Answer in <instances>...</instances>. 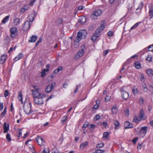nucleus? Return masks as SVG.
Here are the masks:
<instances>
[{"label":"nucleus","mask_w":153,"mask_h":153,"mask_svg":"<svg viewBox=\"0 0 153 153\" xmlns=\"http://www.w3.org/2000/svg\"><path fill=\"white\" fill-rule=\"evenodd\" d=\"M143 6V2H142L141 4L138 7V8L137 9V10H138V9H141Z\"/></svg>","instance_id":"obj_53"},{"label":"nucleus","mask_w":153,"mask_h":153,"mask_svg":"<svg viewBox=\"0 0 153 153\" xmlns=\"http://www.w3.org/2000/svg\"><path fill=\"white\" fill-rule=\"evenodd\" d=\"M80 87V85H77L76 86V88L74 89V93H76L77 92V90H78V89Z\"/></svg>","instance_id":"obj_45"},{"label":"nucleus","mask_w":153,"mask_h":153,"mask_svg":"<svg viewBox=\"0 0 153 153\" xmlns=\"http://www.w3.org/2000/svg\"><path fill=\"white\" fill-rule=\"evenodd\" d=\"M6 113V111H3V112L1 113V116L2 117H4Z\"/></svg>","instance_id":"obj_60"},{"label":"nucleus","mask_w":153,"mask_h":153,"mask_svg":"<svg viewBox=\"0 0 153 153\" xmlns=\"http://www.w3.org/2000/svg\"><path fill=\"white\" fill-rule=\"evenodd\" d=\"M88 125V123L87 121L85 122L83 125L82 128H86Z\"/></svg>","instance_id":"obj_47"},{"label":"nucleus","mask_w":153,"mask_h":153,"mask_svg":"<svg viewBox=\"0 0 153 153\" xmlns=\"http://www.w3.org/2000/svg\"><path fill=\"white\" fill-rule=\"evenodd\" d=\"M8 92L7 90H6L5 91L4 95L5 97H7L8 95Z\"/></svg>","instance_id":"obj_56"},{"label":"nucleus","mask_w":153,"mask_h":153,"mask_svg":"<svg viewBox=\"0 0 153 153\" xmlns=\"http://www.w3.org/2000/svg\"><path fill=\"white\" fill-rule=\"evenodd\" d=\"M135 66L136 68L137 69H140V68L141 65L140 62L137 61L134 63Z\"/></svg>","instance_id":"obj_27"},{"label":"nucleus","mask_w":153,"mask_h":153,"mask_svg":"<svg viewBox=\"0 0 153 153\" xmlns=\"http://www.w3.org/2000/svg\"><path fill=\"white\" fill-rule=\"evenodd\" d=\"M152 56L151 55H148L146 59V60L149 62H150L152 61Z\"/></svg>","instance_id":"obj_31"},{"label":"nucleus","mask_w":153,"mask_h":153,"mask_svg":"<svg viewBox=\"0 0 153 153\" xmlns=\"http://www.w3.org/2000/svg\"><path fill=\"white\" fill-rule=\"evenodd\" d=\"M103 125V126L106 128H107L108 127V126L107 125V123L105 121L103 122L102 123Z\"/></svg>","instance_id":"obj_46"},{"label":"nucleus","mask_w":153,"mask_h":153,"mask_svg":"<svg viewBox=\"0 0 153 153\" xmlns=\"http://www.w3.org/2000/svg\"><path fill=\"white\" fill-rule=\"evenodd\" d=\"M86 22V18L85 17H82L80 19L79 21L77 23L78 25H79V23H80L81 25H83Z\"/></svg>","instance_id":"obj_16"},{"label":"nucleus","mask_w":153,"mask_h":153,"mask_svg":"<svg viewBox=\"0 0 153 153\" xmlns=\"http://www.w3.org/2000/svg\"><path fill=\"white\" fill-rule=\"evenodd\" d=\"M102 13V11L101 10H96L94 12L93 14H92V15L97 16L101 15Z\"/></svg>","instance_id":"obj_15"},{"label":"nucleus","mask_w":153,"mask_h":153,"mask_svg":"<svg viewBox=\"0 0 153 153\" xmlns=\"http://www.w3.org/2000/svg\"><path fill=\"white\" fill-rule=\"evenodd\" d=\"M133 91L134 93L135 94H137L138 91L137 89H133Z\"/></svg>","instance_id":"obj_59"},{"label":"nucleus","mask_w":153,"mask_h":153,"mask_svg":"<svg viewBox=\"0 0 153 153\" xmlns=\"http://www.w3.org/2000/svg\"><path fill=\"white\" fill-rule=\"evenodd\" d=\"M140 78L142 82H144L145 81V77L142 74H140Z\"/></svg>","instance_id":"obj_41"},{"label":"nucleus","mask_w":153,"mask_h":153,"mask_svg":"<svg viewBox=\"0 0 153 153\" xmlns=\"http://www.w3.org/2000/svg\"><path fill=\"white\" fill-rule=\"evenodd\" d=\"M89 143L88 141H85L82 143L80 146V149H83L87 148L88 146Z\"/></svg>","instance_id":"obj_12"},{"label":"nucleus","mask_w":153,"mask_h":153,"mask_svg":"<svg viewBox=\"0 0 153 153\" xmlns=\"http://www.w3.org/2000/svg\"><path fill=\"white\" fill-rule=\"evenodd\" d=\"M19 133L18 134V137H20L21 136V135L22 134V130L21 129H20V128H19Z\"/></svg>","instance_id":"obj_55"},{"label":"nucleus","mask_w":153,"mask_h":153,"mask_svg":"<svg viewBox=\"0 0 153 153\" xmlns=\"http://www.w3.org/2000/svg\"><path fill=\"white\" fill-rule=\"evenodd\" d=\"M83 6H79L78 7V10H82L83 9Z\"/></svg>","instance_id":"obj_62"},{"label":"nucleus","mask_w":153,"mask_h":153,"mask_svg":"<svg viewBox=\"0 0 153 153\" xmlns=\"http://www.w3.org/2000/svg\"><path fill=\"white\" fill-rule=\"evenodd\" d=\"M23 57V54L22 53H20L14 58V60L15 61H16L21 59Z\"/></svg>","instance_id":"obj_21"},{"label":"nucleus","mask_w":153,"mask_h":153,"mask_svg":"<svg viewBox=\"0 0 153 153\" xmlns=\"http://www.w3.org/2000/svg\"><path fill=\"white\" fill-rule=\"evenodd\" d=\"M37 37L36 36L32 35L30 37V39L29 40L30 42H34L37 39Z\"/></svg>","instance_id":"obj_19"},{"label":"nucleus","mask_w":153,"mask_h":153,"mask_svg":"<svg viewBox=\"0 0 153 153\" xmlns=\"http://www.w3.org/2000/svg\"><path fill=\"white\" fill-rule=\"evenodd\" d=\"M19 95L18 97V98L19 100L21 101L22 103H23V101L22 100V94L21 91L19 92Z\"/></svg>","instance_id":"obj_33"},{"label":"nucleus","mask_w":153,"mask_h":153,"mask_svg":"<svg viewBox=\"0 0 153 153\" xmlns=\"http://www.w3.org/2000/svg\"><path fill=\"white\" fill-rule=\"evenodd\" d=\"M34 98H38L41 97V94L37 91L33 90L32 91Z\"/></svg>","instance_id":"obj_10"},{"label":"nucleus","mask_w":153,"mask_h":153,"mask_svg":"<svg viewBox=\"0 0 153 153\" xmlns=\"http://www.w3.org/2000/svg\"><path fill=\"white\" fill-rule=\"evenodd\" d=\"M6 139L8 141H10L11 140V139L10 136V135L9 133H7L6 136Z\"/></svg>","instance_id":"obj_35"},{"label":"nucleus","mask_w":153,"mask_h":153,"mask_svg":"<svg viewBox=\"0 0 153 153\" xmlns=\"http://www.w3.org/2000/svg\"><path fill=\"white\" fill-rule=\"evenodd\" d=\"M113 33L112 32L110 31L108 33V35L109 36H111L113 35Z\"/></svg>","instance_id":"obj_57"},{"label":"nucleus","mask_w":153,"mask_h":153,"mask_svg":"<svg viewBox=\"0 0 153 153\" xmlns=\"http://www.w3.org/2000/svg\"><path fill=\"white\" fill-rule=\"evenodd\" d=\"M108 52V50H106L105 51L103 52V55L105 56Z\"/></svg>","instance_id":"obj_63"},{"label":"nucleus","mask_w":153,"mask_h":153,"mask_svg":"<svg viewBox=\"0 0 153 153\" xmlns=\"http://www.w3.org/2000/svg\"><path fill=\"white\" fill-rule=\"evenodd\" d=\"M3 103H0V111H1L3 109Z\"/></svg>","instance_id":"obj_58"},{"label":"nucleus","mask_w":153,"mask_h":153,"mask_svg":"<svg viewBox=\"0 0 153 153\" xmlns=\"http://www.w3.org/2000/svg\"><path fill=\"white\" fill-rule=\"evenodd\" d=\"M11 33L10 36L12 38H14L16 37L18 34V31L17 28L14 27L11 28L10 30Z\"/></svg>","instance_id":"obj_4"},{"label":"nucleus","mask_w":153,"mask_h":153,"mask_svg":"<svg viewBox=\"0 0 153 153\" xmlns=\"http://www.w3.org/2000/svg\"><path fill=\"white\" fill-rule=\"evenodd\" d=\"M120 126V124L117 120H115V129L119 127Z\"/></svg>","instance_id":"obj_40"},{"label":"nucleus","mask_w":153,"mask_h":153,"mask_svg":"<svg viewBox=\"0 0 153 153\" xmlns=\"http://www.w3.org/2000/svg\"><path fill=\"white\" fill-rule=\"evenodd\" d=\"M30 27V23L29 21H26L22 27V29L25 31H28Z\"/></svg>","instance_id":"obj_7"},{"label":"nucleus","mask_w":153,"mask_h":153,"mask_svg":"<svg viewBox=\"0 0 153 153\" xmlns=\"http://www.w3.org/2000/svg\"><path fill=\"white\" fill-rule=\"evenodd\" d=\"M142 119H140V118L137 117H134L133 118V122L136 123H137L140 121Z\"/></svg>","instance_id":"obj_29"},{"label":"nucleus","mask_w":153,"mask_h":153,"mask_svg":"<svg viewBox=\"0 0 153 153\" xmlns=\"http://www.w3.org/2000/svg\"><path fill=\"white\" fill-rule=\"evenodd\" d=\"M108 135H109V133H108V132H104L103 134V137H102V138L103 139H106L108 136Z\"/></svg>","instance_id":"obj_28"},{"label":"nucleus","mask_w":153,"mask_h":153,"mask_svg":"<svg viewBox=\"0 0 153 153\" xmlns=\"http://www.w3.org/2000/svg\"><path fill=\"white\" fill-rule=\"evenodd\" d=\"M9 17V16H6L5 18H4L2 20L1 22L3 23H5L6 22L8 21V19Z\"/></svg>","instance_id":"obj_32"},{"label":"nucleus","mask_w":153,"mask_h":153,"mask_svg":"<svg viewBox=\"0 0 153 153\" xmlns=\"http://www.w3.org/2000/svg\"><path fill=\"white\" fill-rule=\"evenodd\" d=\"M121 92L122 97L125 100L127 99L129 97L128 93L124 90L123 88H122L120 90Z\"/></svg>","instance_id":"obj_5"},{"label":"nucleus","mask_w":153,"mask_h":153,"mask_svg":"<svg viewBox=\"0 0 153 153\" xmlns=\"http://www.w3.org/2000/svg\"><path fill=\"white\" fill-rule=\"evenodd\" d=\"M149 13L150 19H151L153 16V9L152 7H150L149 8Z\"/></svg>","instance_id":"obj_23"},{"label":"nucleus","mask_w":153,"mask_h":153,"mask_svg":"<svg viewBox=\"0 0 153 153\" xmlns=\"http://www.w3.org/2000/svg\"><path fill=\"white\" fill-rule=\"evenodd\" d=\"M110 97L108 96H106L105 97V101L106 102L108 101L110 99Z\"/></svg>","instance_id":"obj_50"},{"label":"nucleus","mask_w":153,"mask_h":153,"mask_svg":"<svg viewBox=\"0 0 153 153\" xmlns=\"http://www.w3.org/2000/svg\"><path fill=\"white\" fill-rule=\"evenodd\" d=\"M52 153H59V151L57 149L53 150L52 152Z\"/></svg>","instance_id":"obj_64"},{"label":"nucleus","mask_w":153,"mask_h":153,"mask_svg":"<svg viewBox=\"0 0 153 153\" xmlns=\"http://www.w3.org/2000/svg\"><path fill=\"white\" fill-rule=\"evenodd\" d=\"M147 128H148L146 126L142 127L140 129V133H143L145 134L147 132Z\"/></svg>","instance_id":"obj_18"},{"label":"nucleus","mask_w":153,"mask_h":153,"mask_svg":"<svg viewBox=\"0 0 153 153\" xmlns=\"http://www.w3.org/2000/svg\"><path fill=\"white\" fill-rule=\"evenodd\" d=\"M133 125L128 121H126L125 123V127L126 128H132L133 127Z\"/></svg>","instance_id":"obj_17"},{"label":"nucleus","mask_w":153,"mask_h":153,"mask_svg":"<svg viewBox=\"0 0 153 153\" xmlns=\"http://www.w3.org/2000/svg\"><path fill=\"white\" fill-rule=\"evenodd\" d=\"M100 119V116L99 114H97L94 118V120H99Z\"/></svg>","instance_id":"obj_54"},{"label":"nucleus","mask_w":153,"mask_h":153,"mask_svg":"<svg viewBox=\"0 0 153 153\" xmlns=\"http://www.w3.org/2000/svg\"><path fill=\"white\" fill-rule=\"evenodd\" d=\"M104 28V26L103 25H101L95 31V33L99 34L103 30Z\"/></svg>","instance_id":"obj_13"},{"label":"nucleus","mask_w":153,"mask_h":153,"mask_svg":"<svg viewBox=\"0 0 153 153\" xmlns=\"http://www.w3.org/2000/svg\"><path fill=\"white\" fill-rule=\"evenodd\" d=\"M144 111L143 109H141L140 113V119L142 120L144 119L145 118H144Z\"/></svg>","instance_id":"obj_24"},{"label":"nucleus","mask_w":153,"mask_h":153,"mask_svg":"<svg viewBox=\"0 0 153 153\" xmlns=\"http://www.w3.org/2000/svg\"><path fill=\"white\" fill-rule=\"evenodd\" d=\"M20 20L19 18H16L14 19V24L15 26L18 25L19 23Z\"/></svg>","instance_id":"obj_30"},{"label":"nucleus","mask_w":153,"mask_h":153,"mask_svg":"<svg viewBox=\"0 0 153 153\" xmlns=\"http://www.w3.org/2000/svg\"><path fill=\"white\" fill-rule=\"evenodd\" d=\"M87 33L85 30H80L78 32L75 41L78 42L82 39H85Z\"/></svg>","instance_id":"obj_1"},{"label":"nucleus","mask_w":153,"mask_h":153,"mask_svg":"<svg viewBox=\"0 0 153 153\" xmlns=\"http://www.w3.org/2000/svg\"><path fill=\"white\" fill-rule=\"evenodd\" d=\"M29 18V20L30 22H32L34 20V17L33 16V14H30L28 16Z\"/></svg>","instance_id":"obj_37"},{"label":"nucleus","mask_w":153,"mask_h":153,"mask_svg":"<svg viewBox=\"0 0 153 153\" xmlns=\"http://www.w3.org/2000/svg\"><path fill=\"white\" fill-rule=\"evenodd\" d=\"M29 8V6L28 4H27L23 6L21 9V11L24 13Z\"/></svg>","instance_id":"obj_22"},{"label":"nucleus","mask_w":153,"mask_h":153,"mask_svg":"<svg viewBox=\"0 0 153 153\" xmlns=\"http://www.w3.org/2000/svg\"><path fill=\"white\" fill-rule=\"evenodd\" d=\"M86 49L85 46L83 45L81 46V50L79 51L75 56L76 59L80 58L84 54V51Z\"/></svg>","instance_id":"obj_2"},{"label":"nucleus","mask_w":153,"mask_h":153,"mask_svg":"<svg viewBox=\"0 0 153 153\" xmlns=\"http://www.w3.org/2000/svg\"><path fill=\"white\" fill-rule=\"evenodd\" d=\"M152 47H153V44L151 45H150L149 46H148V51H153V48L152 49H150V48Z\"/></svg>","instance_id":"obj_51"},{"label":"nucleus","mask_w":153,"mask_h":153,"mask_svg":"<svg viewBox=\"0 0 153 153\" xmlns=\"http://www.w3.org/2000/svg\"><path fill=\"white\" fill-rule=\"evenodd\" d=\"M35 139L39 145L40 146L44 145L45 141L41 137L37 136Z\"/></svg>","instance_id":"obj_6"},{"label":"nucleus","mask_w":153,"mask_h":153,"mask_svg":"<svg viewBox=\"0 0 153 153\" xmlns=\"http://www.w3.org/2000/svg\"><path fill=\"white\" fill-rule=\"evenodd\" d=\"M142 86L143 88V90L145 92H147L148 91V89L147 88V86L146 85L145 83H143Z\"/></svg>","instance_id":"obj_34"},{"label":"nucleus","mask_w":153,"mask_h":153,"mask_svg":"<svg viewBox=\"0 0 153 153\" xmlns=\"http://www.w3.org/2000/svg\"><path fill=\"white\" fill-rule=\"evenodd\" d=\"M95 128V125L93 124H92L91 125L89 126V128Z\"/></svg>","instance_id":"obj_61"},{"label":"nucleus","mask_w":153,"mask_h":153,"mask_svg":"<svg viewBox=\"0 0 153 153\" xmlns=\"http://www.w3.org/2000/svg\"><path fill=\"white\" fill-rule=\"evenodd\" d=\"M55 85V83H53L51 85H48L45 89V91L46 92L49 93L50 92L51 90L54 87Z\"/></svg>","instance_id":"obj_8"},{"label":"nucleus","mask_w":153,"mask_h":153,"mask_svg":"<svg viewBox=\"0 0 153 153\" xmlns=\"http://www.w3.org/2000/svg\"><path fill=\"white\" fill-rule=\"evenodd\" d=\"M41 153H49V148H46L44 149Z\"/></svg>","instance_id":"obj_38"},{"label":"nucleus","mask_w":153,"mask_h":153,"mask_svg":"<svg viewBox=\"0 0 153 153\" xmlns=\"http://www.w3.org/2000/svg\"><path fill=\"white\" fill-rule=\"evenodd\" d=\"M7 58V56L4 54L0 57V64H2L4 63Z\"/></svg>","instance_id":"obj_11"},{"label":"nucleus","mask_w":153,"mask_h":153,"mask_svg":"<svg viewBox=\"0 0 153 153\" xmlns=\"http://www.w3.org/2000/svg\"><path fill=\"white\" fill-rule=\"evenodd\" d=\"M139 23H140L139 22L136 23L134 26H133L131 27V29L132 30L136 28L138 26Z\"/></svg>","instance_id":"obj_42"},{"label":"nucleus","mask_w":153,"mask_h":153,"mask_svg":"<svg viewBox=\"0 0 153 153\" xmlns=\"http://www.w3.org/2000/svg\"><path fill=\"white\" fill-rule=\"evenodd\" d=\"M128 112H129V110L127 108H126L125 109V111H124L125 113L126 114V115L127 116H128L129 115Z\"/></svg>","instance_id":"obj_48"},{"label":"nucleus","mask_w":153,"mask_h":153,"mask_svg":"<svg viewBox=\"0 0 153 153\" xmlns=\"http://www.w3.org/2000/svg\"><path fill=\"white\" fill-rule=\"evenodd\" d=\"M99 34H98L94 33L92 36L91 39L93 42H94L96 39H97L98 37L99 36Z\"/></svg>","instance_id":"obj_20"},{"label":"nucleus","mask_w":153,"mask_h":153,"mask_svg":"<svg viewBox=\"0 0 153 153\" xmlns=\"http://www.w3.org/2000/svg\"><path fill=\"white\" fill-rule=\"evenodd\" d=\"M67 118V117L66 116L63 117L61 119V123L62 124H64Z\"/></svg>","instance_id":"obj_36"},{"label":"nucleus","mask_w":153,"mask_h":153,"mask_svg":"<svg viewBox=\"0 0 153 153\" xmlns=\"http://www.w3.org/2000/svg\"><path fill=\"white\" fill-rule=\"evenodd\" d=\"M138 140V138L137 137H135L132 140V141L134 143V144H135L136 143V141Z\"/></svg>","instance_id":"obj_44"},{"label":"nucleus","mask_w":153,"mask_h":153,"mask_svg":"<svg viewBox=\"0 0 153 153\" xmlns=\"http://www.w3.org/2000/svg\"><path fill=\"white\" fill-rule=\"evenodd\" d=\"M49 70V69H43L41 72L42 77H44V76L46 75V72L48 71Z\"/></svg>","instance_id":"obj_25"},{"label":"nucleus","mask_w":153,"mask_h":153,"mask_svg":"<svg viewBox=\"0 0 153 153\" xmlns=\"http://www.w3.org/2000/svg\"><path fill=\"white\" fill-rule=\"evenodd\" d=\"M147 73L150 76H152L153 75V70L149 69L147 70Z\"/></svg>","instance_id":"obj_26"},{"label":"nucleus","mask_w":153,"mask_h":153,"mask_svg":"<svg viewBox=\"0 0 153 153\" xmlns=\"http://www.w3.org/2000/svg\"><path fill=\"white\" fill-rule=\"evenodd\" d=\"M34 101L36 104L38 105H42L44 103L41 97L34 98Z\"/></svg>","instance_id":"obj_9"},{"label":"nucleus","mask_w":153,"mask_h":153,"mask_svg":"<svg viewBox=\"0 0 153 153\" xmlns=\"http://www.w3.org/2000/svg\"><path fill=\"white\" fill-rule=\"evenodd\" d=\"M104 144L102 143H100L97 144L96 147L97 148H100L103 146Z\"/></svg>","instance_id":"obj_39"},{"label":"nucleus","mask_w":153,"mask_h":153,"mask_svg":"<svg viewBox=\"0 0 153 153\" xmlns=\"http://www.w3.org/2000/svg\"><path fill=\"white\" fill-rule=\"evenodd\" d=\"M3 128L4 129V133H7L9 129V124L5 122L4 124Z\"/></svg>","instance_id":"obj_14"},{"label":"nucleus","mask_w":153,"mask_h":153,"mask_svg":"<svg viewBox=\"0 0 153 153\" xmlns=\"http://www.w3.org/2000/svg\"><path fill=\"white\" fill-rule=\"evenodd\" d=\"M36 0H31L30 3L28 5L32 6L33 5L34 3L35 2Z\"/></svg>","instance_id":"obj_49"},{"label":"nucleus","mask_w":153,"mask_h":153,"mask_svg":"<svg viewBox=\"0 0 153 153\" xmlns=\"http://www.w3.org/2000/svg\"><path fill=\"white\" fill-rule=\"evenodd\" d=\"M140 103L141 104H143V99L142 97H141L140 98Z\"/></svg>","instance_id":"obj_52"},{"label":"nucleus","mask_w":153,"mask_h":153,"mask_svg":"<svg viewBox=\"0 0 153 153\" xmlns=\"http://www.w3.org/2000/svg\"><path fill=\"white\" fill-rule=\"evenodd\" d=\"M96 151L97 153H103L105 151L104 150L100 149H97Z\"/></svg>","instance_id":"obj_43"},{"label":"nucleus","mask_w":153,"mask_h":153,"mask_svg":"<svg viewBox=\"0 0 153 153\" xmlns=\"http://www.w3.org/2000/svg\"><path fill=\"white\" fill-rule=\"evenodd\" d=\"M31 103L30 102L29 105H26L24 104L23 105V109L24 111L26 114H29L31 111Z\"/></svg>","instance_id":"obj_3"}]
</instances>
